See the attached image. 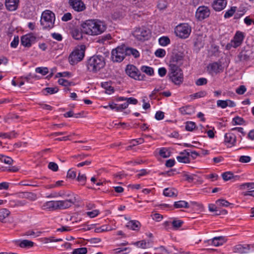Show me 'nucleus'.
<instances>
[{
    "label": "nucleus",
    "instance_id": "nucleus-35",
    "mask_svg": "<svg viewBox=\"0 0 254 254\" xmlns=\"http://www.w3.org/2000/svg\"><path fill=\"white\" fill-rule=\"evenodd\" d=\"M159 43L162 46H166L170 43V40L167 36H162L159 39Z\"/></svg>",
    "mask_w": 254,
    "mask_h": 254
},
{
    "label": "nucleus",
    "instance_id": "nucleus-34",
    "mask_svg": "<svg viewBox=\"0 0 254 254\" xmlns=\"http://www.w3.org/2000/svg\"><path fill=\"white\" fill-rule=\"evenodd\" d=\"M141 70L149 76H152L154 74L153 68L150 66H142L141 67Z\"/></svg>",
    "mask_w": 254,
    "mask_h": 254
},
{
    "label": "nucleus",
    "instance_id": "nucleus-41",
    "mask_svg": "<svg viewBox=\"0 0 254 254\" xmlns=\"http://www.w3.org/2000/svg\"><path fill=\"white\" fill-rule=\"evenodd\" d=\"M186 124V129L190 131H192L196 127L195 123L193 122H187Z\"/></svg>",
    "mask_w": 254,
    "mask_h": 254
},
{
    "label": "nucleus",
    "instance_id": "nucleus-9",
    "mask_svg": "<svg viewBox=\"0 0 254 254\" xmlns=\"http://www.w3.org/2000/svg\"><path fill=\"white\" fill-rule=\"evenodd\" d=\"M210 15V10L207 6H200L197 9L195 17L199 20H203L208 17Z\"/></svg>",
    "mask_w": 254,
    "mask_h": 254
},
{
    "label": "nucleus",
    "instance_id": "nucleus-26",
    "mask_svg": "<svg viewBox=\"0 0 254 254\" xmlns=\"http://www.w3.org/2000/svg\"><path fill=\"white\" fill-rule=\"evenodd\" d=\"M251 53L249 51L243 50L238 56V58L240 61H248L250 57Z\"/></svg>",
    "mask_w": 254,
    "mask_h": 254
},
{
    "label": "nucleus",
    "instance_id": "nucleus-14",
    "mask_svg": "<svg viewBox=\"0 0 254 254\" xmlns=\"http://www.w3.org/2000/svg\"><path fill=\"white\" fill-rule=\"evenodd\" d=\"M75 202V197L64 200L57 201L58 208V209H66L70 207Z\"/></svg>",
    "mask_w": 254,
    "mask_h": 254
},
{
    "label": "nucleus",
    "instance_id": "nucleus-27",
    "mask_svg": "<svg viewBox=\"0 0 254 254\" xmlns=\"http://www.w3.org/2000/svg\"><path fill=\"white\" fill-rule=\"evenodd\" d=\"M43 207L49 210L57 209H58L57 201H47L44 204Z\"/></svg>",
    "mask_w": 254,
    "mask_h": 254
},
{
    "label": "nucleus",
    "instance_id": "nucleus-18",
    "mask_svg": "<svg viewBox=\"0 0 254 254\" xmlns=\"http://www.w3.org/2000/svg\"><path fill=\"white\" fill-rule=\"evenodd\" d=\"M19 1V0H5L6 8L9 11H14L18 7Z\"/></svg>",
    "mask_w": 254,
    "mask_h": 254
},
{
    "label": "nucleus",
    "instance_id": "nucleus-56",
    "mask_svg": "<svg viewBox=\"0 0 254 254\" xmlns=\"http://www.w3.org/2000/svg\"><path fill=\"white\" fill-rule=\"evenodd\" d=\"M134 245L137 246L139 248L142 249H146L147 248V243L145 240H142L140 241H138L134 244Z\"/></svg>",
    "mask_w": 254,
    "mask_h": 254
},
{
    "label": "nucleus",
    "instance_id": "nucleus-2",
    "mask_svg": "<svg viewBox=\"0 0 254 254\" xmlns=\"http://www.w3.org/2000/svg\"><path fill=\"white\" fill-rule=\"evenodd\" d=\"M55 20V14L49 10H46L42 13L40 20L43 28H52L54 27Z\"/></svg>",
    "mask_w": 254,
    "mask_h": 254
},
{
    "label": "nucleus",
    "instance_id": "nucleus-5",
    "mask_svg": "<svg viewBox=\"0 0 254 254\" xmlns=\"http://www.w3.org/2000/svg\"><path fill=\"white\" fill-rule=\"evenodd\" d=\"M125 45L118 46L112 51V59L114 62H121L125 58Z\"/></svg>",
    "mask_w": 254,
    "mask_h": 254
},
{
    "label": "nucleus",
    "instance_id": "nucleus-33",
    "mask_svg": "<svg viewBox=\"0 0 254 254\" xmlns=\"http://www.w3.org/2000/svg\"><path fill=\"white\" fill-rule=\"evenodd\" d=\"M34 245V243L31 241L27 240H23L21 241L19 246L21 248H30L32 247Z\"/></svg>",
    "mask_w": 254,
    "mask_h": 254
},
{
    "label": "nucleus",
    "instance_id": "nucleus-19",
    "mask_svg": "<svg viewBox=\"0 0 254 254\" xmlns=\"http://www.w3.org/2000/svg\"><path fill=\"white\" fill-rule=\"evenodd\" d=\"M70 33L72 37L75 40H81L83 38L82 28L79 29L77 27H74L71 29Z\"/></svg>",
    "mask_w": 254,
    "mask_h": 254
},
{
    "label": "nucleus",
    "instance_id": "nucleus-58",
    "mask_svg": "<svg viewBox=\"0 0 254 254\" xmlns=\"http://www.w3.org/2000/svg\"><path fill=\"white\" fill-rule=\"evenodd\" d=\"M227 103L226 100H219L217 101V105L222 109H224L227 107Z\"/></svg>",
    "mask_w": 254,
    "mask_h": 254
},
{
    "label": "nucleus",
    "instance_id": "nucleus-10",
    "mask_svg": "<svg viewBox=\"0 0 254 254\" xmlns=\"http://www.w3.org/2000/svg\"><path fill=\"white\" fill-rule=\"evenodd\" d=\"M183 60L184 57L181 54H176L173 55L170 60V68H172V65L180 68L183 64Z\"/></svg>",
    "mask_w": 254,
    "mask_h": 254
},
{
    "label": "nucleus",
    "instance_id": "nucleus-36",
    "mask_svg": "<svg viewBox=\"0 0 254 254\" xmlns=\"http://www.w3.org/2000/svg\"><path fill=\"white\" fill-rule=\"evenodd\" d=\"M102 87L106 90V93L108 94H111L114 91V88L110 85L109 83L107 82L102 83Z\"/></svg>",
    "mask_w": 254,
    "mask_h": 254
},
{
    "label": "nucleus",
    "instance_id": "nucleus-16",
    "mask_svg": "<svg viewBox=\"0 0 254 254\" xmlns=\"http://www.w3.org/2000/svg\"><path fill=\"white\" fill-rule=\"evenodd\" d=\"M244 37L245 36L243 32L239 31H237L233 39L231 40L234 43V48H236L240 46L242 44Z\"/></svg>",
    "mask_w": 254,
    "mask_h": 254
},
{
    "label": "nucleus",
    "instance_id": "nucleus-11",
    "mask_svg": "<svg viewBox=\"0 0 254 254\" xmlns=\"http://www.w3.org/2000/svg\"><path fill=\"white\" fill-rule=\"evenodd\" d=\"M134 35L138 40L144 41L149 38L150 32L148 30L139 29L135 32Z\"/></svg>",
    "mask_w": 254,
    "mask_h": 254
},
{
    "label": "nucleus",
    "instance_id": "nucleus-38",
    "mask_svg": "<svg viewBox=\"0 0 254 254\" xmlns=\"http://www.w3.org/2000/svg\"><path fill=\"white\" fill-rule=\"evenodd\" d=\"M183 223V221L180 220H174L171 222V224L172 225L173 228L175 230H177L182 227Z\"/></svg>",
    "mask_w": 254,
    "mask_h": 254
},
{
    "label": "nucleus",
    "instance_id": "nucleus-4",
    "mask_svg": "<svg viewBox=\"0 0 254 254\" xmlns=\"http://www.w3.org/2000/svg\"><path fill=\"white\" fill-rule=\"evenodd\" d=\"M191 31V27L188 24L184 23L176 26L175 33L177 36L181 38L186 39L189 36Z\"/></svg>",
    "mask_w": 254,
    "mask_h": 254
},
{
    "label": "nucleus",
    "instance_id": "nucleus-40",
    "mask_svg": "<svg viewBox=\"0 0 254 254\" xmlns=\"http://www.w3.org/2000/svg\"><path fill=\"white\" fill-rule=\"evenodd\" d=\"M237 9V7L236 6H233L231 7L230 9L227 10L225 14H224V17L225 18H229L233 16V15L234 14L235 12L236 11Z\"/></svg>",
    "mask_w": 254,
    "mask_h": 254
},
{
    "label": "nucleus",
    "instance_id": "nucleus-57",
    "mask_svg": "<svg viewBox=\"0 0 254 254\" xmlns=\"http://www.w3.org/2000/svg\"><path fill=\"white\" fill-rule=\"evenodd\" d=\"M251 160V158L250 156H245V155L240 156V157L239 158V162H240L241 163H248V162H250Z\"/></svg>",
    "mask_w": 254,
    "mask_h": 254
},
{
    "label": "nucleus",
    "instance_id": "nucleus-1",
    "mask_svg": "<svg viewBox=\"0 0 254 254\" xmlns=\"http://www.w3.org/2000/svg\"><path fill=\"white\" fill-rule=\"evenodd\" d=\"M105 65L104 58L100 55H95L90 57L87 61L86 66L87 69L93 73L99 71Z\"/></svg>",
    "mask_w": 254,
    "mask_h": 254
},
{
    "label": "nucleus",
    "instance_id": "nucleus-44",
    "mask_svg": "<svg viewBox=\"0 0 254 254\" xmlns=\"http://www.w3.org/2000/svg\"><path fill=\"white\" fill-rule=\"evenodd\" d=\"M233 177V174L231 172H226L222 174V177L225 181L230 180Z\"/></svg>",
    "mask_w": 254,
    "mask_h": 254
},
{
    "label": "nucleus",
    "instance_id": "nucleus-31",
    "mask_svg": "<svg viewBox=\"0 0 254 254\" xmlns=\"http://www.w3.org/2000/svg\"><path fill=\"white\" fill-rule=\"evenodd\" d=\"M220 67L221 65L216 62L209 64L208 66V68L210 69V70L215 73L219 72Z\"/></svg>",
    "mask_w": 254,
    "mask_h": 254
},
{
    "label": "nucleus",
    "instance_id": "nucleus-22",
    "mask_svg": "<svg viewBox=\"0 0 254 254\" xmlns=\"http://www.w3.org/2000/svg\"><path fill=\"white\" fill-rule=\"evenodd\" d=\"M126 227L127 228L134 230L138 231L139 230L141 224L140 222L136 220H130L126 225Z\"/></svg>",
    "mask_w": 254,
    "mask_h": 254
},
{
    "label": "nucleus",
    "instance_id": "nucleus-20",
    "mask_svg": "<svg viewBox=\"0 0 254 254\" xmlns=\"http://www.w3.org/2000/svg\"><path fill=\"white\" fill-rule=\"evenodd\" d=\"M180 113L183 115H190L192 114L195 112V108L193 106L191 105H188L185 107H182L179 109Z\"/></svg>",
    "mask_w": 254,
    "mask_h": 254
},
{
    "label": "nucleus",
    "instance_id": "nucleus-37",
    "mask_svg": "<svg viewBox=\"0 0 254 254\" xmlns=\"http://www.w3.org/2000/svg\"><path fill=\"white\" fill-rule=\"evenodd\" d=\"M59 91V89L57 87H47L43 89V92H46V93H44L45 95H47L48 94H54L58 92Z\"/></svg>",
    "mask_w": 254,
    "mask_h": 254
},
{
    "label": "nucleus",
    "instance_id": "nucleus-47",
    "mask_svg": "<svg viewBox=\"0 0 254 254\" xmlns=\"http://www.w3.org/2000/svg\"><path fill=\"white\" fill-rule=\"evenodd\" d=\"M35 71L36 72L41 73L43 75H45L49 72V70L47 67H37Z\"/></svg>",
    "mask_w": 254,
    "mask_h": 254
},
{
    "label": "nucleus",
    "instance_id": "nucleus-52",
    "mask_svg": "<svg viewBox=\"0 0 254 254\" xmlns=\"http://www.w3.org/2000/svg\"><path fill=\"white\" fill-rule=\"evenodd\" d=\"M48 168L54 172H56L59 170L58 165L53 162H51L49 163Z\"/></svg>",
    "mask_w": 254,
    "mask_h": 254
},
{
    "label": "nucleus",
    "instance_id": "nucleus-53",
    "mask_svg": "<svg viewBox=\"0 0 254 254\" xmlns=\"http://www.w3.org/2000/svg\"><path fill=\"white\" fill-rule=\"evenodd\" d=\"M157 6L161 10L164 9L167 6V2L165 0H159Z\"/></svg>",
    "mask_w": 254,
    "mask_h": 254
},
{
    "label": "nucleus",
    "instance_id": "nucleus-6",
    "mask_svg": "<svg viewBox=\"0 0 254 254\" xmlns=\"http://www.w3.org/2000/svg\"><path fill=\"white\" fill-rule=\"evenodd\" d=\"M126 73L136 80H143L145 75L140 73L139 70L133 65H127L126 69Z\"/></svg>",
    "mask_w": 254,
    "mask_h": 254
},
{
    "label": "nucleus",
    "instance_id": "nucleus-12",
    "mask_svg": "<svg viewBox=\"0 0 254 254\" xmlns=\"http://www.w3.org/2000/svg\"><path fill=\"white\" fill-rule=\"evenodd\" d=\"M36 37L32 35L28 34L21 37V44L25 47H30L34 43Z\"/></svg>",
    "mask_w": 254,
    "mask_h": 254
},
{
    "label": "nucleus",
    "instance_id": "nucleus-43",
    "mask_svg": "<svg viewBox=\"0 0 254 254\" xmlns=\"http://www.w3.org/2000/svg\"><path fill=\"white\" fill-rule=\"evenodd\" d=\"M177 159L179 162L184 163H190L189 158L187 156H185L184 155H181V156H177Z\"/></svg>",
    "mask_w": 254,
    "mask_h": 254
},
{
    "label": "nucleus",
    "instance_id": "nucleus-55",
    "mask_svg": "<svg viewBox=\"0 0 254 254\" xmlns=\"http://www.w3.org/2000/svg\"><path fill=\"white\" fill-rule=\"evenodd\" d=\"M155 55L157 57L163 58L166 55V51L164 49H159L156 51Z\"/></svg>",
    "mask_w": 254,
    "mask_h": 254
},
{
    "label": "nucleus",
    "instance_id": "nucleus-50",
    "mask_svg": "<svg viewBox=\"0 0 254 254\" xmlns=\"http://www.w3.org/2000/svg\"><path fill=\"white\" fill-rule=\"evenodd\" d=\"M111 229H108L107 225H103L101 227L95 228L94 231L96 233H100L104 231H107L111 230Z\"/></svg>",
    "mask_w": 254,
    "mask_h": 254
},
{
    "label": "nucleus",
    "instance_id": "nucleus-60",
    "mask_svg": "<svg viewBox=\"0 0 254 254\" xmlns=\"http://www.w3.org/2000/svg\"><path fill=\"white\" fill-rule=\"evenodd\" d=\"M207 80L205 78H200L195 81V84L197 86H201L206 84Z\"/></svg>",
    "mask_w": 254,
    "mask_h": 254
},
{
    "label": "nucleus",
    "instance_id": "nucleus-39",
    "mask_svg": "<svg viewBox=\"0 0 254 254\" xmlns=\"http://www.w3.org/2000/svg\"><path fill=\"white\" fill-rule=\"evenodd\" d=\"M216 203L220 206L228 207L232 204L224 199H219L216 200Z\"/></svg>",
    "mask_w": 254,
    "mask_h": 254
},
{
    "label": "nucleus",
    "instance_id": "nucleus-25",
    "mask_svg": "<svg viewBox=\"0 0 254 254\" xmlns=\"http://www.w3.org/2000/svg\"><path fill=\"white\" fill-rule=\"evenodd\" d=\"M163 194L167 197H176L178 195V191L174 188H166L164 190Z\"/></svg>",
    "mask_w": 254,
    "mask_h": 254
},
{
    "label": "nucleus",
    "instance_id": "nucleus-51",
    "mask_svg": "<svg viewBox=\"0 0 254 254\" xmlns=\"http://www.w3.org/2000/svg\"><path fill=\"white\" fill-rule=\"evenodd\" d=\"M233 122H234V124H233L234 125H241L245 122L244 119L239 116H237L233 118Z\"/></svg>",
    "mask_w": 254,
    "mask_h": 254
},
{
    "label": "nucleus",
    "instance_id": "nucleus-61",
    "mask_svg": "<svg viewBox=\"0 0 254 254\" xmlns=\"http://www.w3.org/2000/svg\"><path fill=\"white\" fill-rule=\"evenodd\" d=\"M87 178L85 175H81L80 173L78 174L77 180L81 183H83V185H85Z\"/></svg>",
    "mask_w": 254,
    "mask_h": 254
},
{
    "label": "nucleus",
    "instance_id": "nucleus-3",
    "mask_svg": "<svg viewBox=\"0 0 254 254\" xmlns=\"http://www.w3.org/2000/svg\"><path fill=\"white\" fill-rule=\"evenodd\" d=\"M172 66V68H170L168 74L169 78L175 85H180L184 81L183 71L181 68L177 67L174 65Z\"/></svg>",
    "mask_w": 254,
    "mask_h": 254
},
{
    "label": "nucleus",
    "instance_id": "nucleus-59",
    "mask_svg": "<svg viewBox=\"0 0 254 254\" xmlns=\"http://www.w3.org/2000/svg\"><path fill=\"white\" fill-rule=\"evenodd\" d=\"M246 87L244 85L240 86L236 90V92L239 95H243L246 91Z\"/></svg>",
    "mask_w": 254,
    "mask_h": 254
},
{
    "label": "nucleus",
    "instance_id": "nucleus-15",
    "mask_svg": "<svg viewBox=\"0 0 254 254\" xmlns=\"http://www.w3.org/2000/svg\"><path fill=\"white\" fill-rule=\"evenodd\" d=\"M94 29L93 30L94 35H97L102 33L106 29L104 23L99 20H94Z\"/></svg>",
    "mask_w": 254,
    "mask_h": 254
},
{
    "label": "nucleus",
    "instance_id": "nucleus-23",
    "mask_svg": "<svg viewBox=\"0 0 254 254\" xmlns=\"http://www.w3.org/2000/svg\"><path fill=\"white\" fill-rule=\"evenodd\" d=\"M236 141V135L232 132H228L225 135V142L230 143L231 145H235Z\"/></svg>",
    "mask_w": 254,
    "mask_h": 254
},
{
    "label": "nucleus",
    "instance_id": "nucleus-45",
    "mask_svg": "<svg viewBox=\"0 0 254 254\" xmlns=\"http://www.w3.org/2000/svg\"><path fill=\"white\" fill-rule=\"evenodd\" d=\"M19 118V116L17 115L9 114L4 118V121L5 122L8 123L10 120H13L14 119H17Z\"/></svg>",
    "mask_w": 254,
    "mask_h": 254
},
{
    "label": "nucleus",
    "instance_id": "nucleus-8",
    "mask_svg": "<svg viewBox=\"0 0 254 254\" xmlns=\"http://www.w3.org/2000/svg\"><path fill=\"white\" fill-rule=\"evenodd\" d=\"M94 26H95L94 25V20L92 19L86 20L81 25L84 33L91 35H94L93 32L94 31Z\"/></svg>",
    "mask_w": 254,
    "mask_h": 254
},
{
    "label": "nucleus",
    "instance_id": "nucleus-30",
    "mask_svg": "<svg viewBox=\"0 0 254 254\" xmlns=\"http://www.w3.org/2000/svg\"><path fill=\"white\" fill-rule=\"evenodd\" d=\"M174 207L175 208H189V203L184 200H180L178 201H176L174 203Z\"/></svg>",
    "mask_w": 254,
    "mask_h": 254
},
{
    "label": "nucleus",
    "instance_id": "nucleus-48",
    "mask_svg": "<svg viewBox=\"0 0 254 254\" xmlns=\"http://www.w3.org/2000/svg\"><path fill=\"white\" fill-rule=\"evenodd\" d=\"M58 83L59 84L62 85L64 86H68L73 85L72 82H69L67 80H65L63 78H60L58 80Z\"/></svg>",
    "mask_w": 254,
    "mask_h": 254
},
{
    "label": "nucleus",
    "instance_id": "nucleus-46",
    "mask_svg": "<svg viewBox=\"0 0 254 254\" xmlns=\"http://www.w3.org/2000/svg\"><path fill=\"white\" fill-rule=\"evenodd\" d=\"M206 95V92L204 91H201L190 95L191 98L195 99L204 97Z\"/></svg>",
    "mask_w": 254,
    "mask_h": 254
},
{
    "label": "nucleus",
    "instance_id": "nucleus-24",
    "mask_svg": "<svg viewBox=\"0 0 254 254\" xmlns=\"http://www.w3.org/2000/svg\"><path fill=\"white\" fill-rule=\"evenodd\" d=\"M126 56L132 55L134 58H137L139 57V53L137 50L132 48L127 47L125 45Z\"/></svg>",
    "mask_w": 254,
    "mask_h": 254
},
{
    "label": "nucleus",
    "instance_id": "nucleus-7",
    "mask_svg": "<svg viewBox=\"0 0 254 254\" xmlns=\"http://www.w3.org/2000/svg\"><path fill=\"white\" fill-rule=\"evenodd\" d=\"M84 57V51L82 49H76L73 51L69 57V62L74 65L81 61Z\"/></svg>",
    "mask_w": 254,
    "mask_h": 254
},
{
    "label": "nucleus",
    "instance_id": "nucleus-62",
    "mask_svg": "<svg viewBox=\"0 0 254 254\" xmlns=\"http://www.w3.org/2000/svg\"><path fill=\"white\" fill-rule=\"evenodd\" d=\"M99 213L98 210H94L92 211H88L86 212V214L90 218H94L97 216Z\"/></svg>",
    "mask_w": 254,
    "mask_h": 254
},
{
    "label": "nucleus",
    "instance_id": "nucleus-29",
    "mask_svg": "<svg viewBox=\"0 0 254 254\" xmlns=\"http://www.w3.org/2000/svg\"><path fill=\"white\" fill-rule=\"evenodd\" d=\"M225 242L224 237L222 236L216 237L211 240V244L215 246L222 245Z\"/></svg>",
    "mask_w": 254,
    "mask_h": 254
},
{
    "label": "nucleus",
    "instance_id": "nucleus-49",
    "mask_svg": "<svg viewBox=\"0 0 254 254\" xmlns=\"http://www.w3.org/2000/svg\"><path fill=\"white\" fill-rule=\"evenodd\" d=\"M159 155L163 158H167L170 156V152H169L167 149L163 148L160 150Z\"/></svg>",
    "mask_w": 254,
    "mask_h": 254
},
{
    "label": "nucleus",
    "instance_id": "nucleus-64",
    "mask_svg": "<svg viewBox=\"0 0 254 254\" xmlns=\"http://www.w3.org/2000/svg\"><path fill=\"white\" fill-rule=\"evenodd\" d=\"M76 172L69 169L67 173V177L69 179H74L76 177Z\"/></svg>",
    "mask_w": 254,
    "mask_h": 254
},
{
    "label": "nucleus",
    "instance_id": "nucleus-21",
    "mask_svg": "<svg viewBox=\"0 0 254 254\" xmlns=\"http://www.w3.org/2000/svg\"><path fill=\"white\" fill-rule=\"evenodd\" d=\"M251 246L250 245H238L234 248V252L241 254L247 253L250 249Z\"/></svg>",
    "mask_w": 254,
    "mask_h": 254
},
{
    "label": "nucleus",
    "instance_id": "nucleus-28",
    "mask_svg": "<svg viewBox=\"0 0 254 254\" xmlns=\"http://www.w3.org/2000/svg\"><path fill=\"white\" fill-rule=\"evenodd\" d=\"M19 196L22 198H25L31 201L35 200L37 198V195L31 192H21Z\"/></svg>",
    "mask_w": 254,
    "mask_h": 254
},
{
    "label": "nucleus",
    "instance_id": "nucleus-54",
    "mask_svg": "<svg viewBox=\"0 0 254 254\" xmlns=\"http://www.w3.org/2000/svg\"><path fill=\"white\" fill-rule=\"evenodd\" d=\"M0 160L1 162L9 165H11L13 162V160L10 157L4 156H2Z\"/></svg>",
    "mask_w": 254,
    "mask_h": 254
},
{
    "label": "nucleus",
    "instance_id": "nucleus-63",
    "mask_svg": "<svg viewBox=\"0 0 254 254\" xmlns=\"http://www.w3.org/2000/svg\"><path fill=\"white\" fill-rule=\"evenodd\" d=\"M164 117V113L162 111H157L155 116V118L157 120H162Z\"/></svg>",
    "mask_w": 254,
    "mask_h": 254
},
{
    "label": "nucleus",
    "instance_id": "nucleus-32",
    "mask_svg": "<svg viewBox=\"0 0 254 254\" xmlns=\"http://www.w3.org/2000/svg\"><path fill=\"white\" fill-rule=\"evenodd\" d=\"M10 213V211L6 208L0 209V221L3 222L4 219L7 217Z\"/></svg>",
    "mask_w": 254,
    "mask_h": 254
},
{
    "label": "nucleus",
    "instance_id": "nucleus-17",
    "mask_svg": "<svg viewBox=\"0 0 254 254\" xmlns=\"http://www.w3.org/2000/svg\"><path fill=\"white\" fill-rule=\"evenodd\" d=\"M227 0H214L212 6L215 11L223 10L227 5Z\"/></svg>",
    "mask_w": 254,
    "mask_h": 254
},
{
    "label": "nucleus",
    "instance_id": "nucleus-13",
    "mask_svg": "<svg viewBox=\"0 0 254 254\" xmlns=\"http://www.w3.org/2000/svg\"><path fill=\"white\" fill-rule=\"evenodd\" d=\"M69 3L75 11H82L85 9V5L81 0H69Z\"/></svg>",
    "mask_w": 254,
    "mask_h": 254
},
{
    "label": "nucleus",
    "instance_id": "nucleus-42",
    "mask_svg": "<svg viewBox=\"0 0 254 254\" xmlns=\"http://www.w3.org/2000/svg\"><path fill=\"white\" fill-rule=\"evenodd\" d=\"M87 253V248L83 247L74 249L72 252V254H86Z\"/></svg>",
    "mask_w": 254,
    "mask_h": 254
}]
</instances>
